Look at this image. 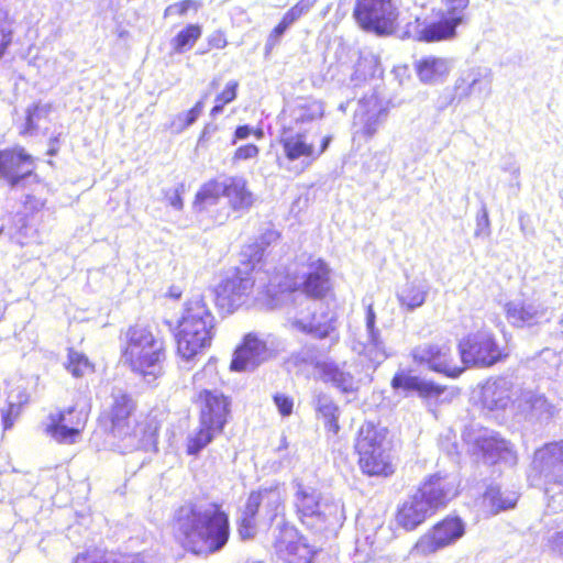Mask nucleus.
Masks as SVG:
<instances>
[{
    "label": "nucleus",
    "mask_w": 563,
    "mask_h": 563,
    "mask_svg": "<svg viewBox=\"0 0 563 563\" xmlns=\"http://www.w3.org/2000/svg\"><path fill=\"white\" fill-rule=\"evenodd\" d=\"M251 134H254L256 136L257 140H261L263 139L264 136V133L262 130H255L253 129L252 126L250 125H241V126H238L235 132H234V140H233V144L238 141V140H245L247 139Z\"/></svg>",
    "instance_id": "4d7b16f0"
},
{
    "label": "nucleus",
    "mask_w": 563,
    "mask_h": 563,
    "mask_svg": "<svg viewBox=\"0 0 563 563\" xmlns=\"http://www.w3.org/2000/svg\"><path fill=\"white\" fill-rule=\"evenodd\" d=\"M294 505L300 522L316 533L341 527L345 520L340 500L301 483L296 484Z\"/></svg>",
    "instance_id": "0eeeda50"
},
{
    "label": "nucleus",
    "mask_w": 563,
    "mask_h": 563,
    "mask_svg": "<svg viewBox=\"0 0 563 563\" xmlns=\"http://www.w3.org/2000/svg\"><path fill=\"white\" fill-rule=\"evenodd\" d=\"M476 445L488 463L494 464L498 461H505L509 464H515L517 462V456L510 443L494 431H485L479 435L476 440Z\"/></svg>",
    "instance_id": "bb28decb"
},
{
    "label": "nucleus",
    "mask_w": 563,
    "mask_h": 563,
    "mask_svg": "<svg viewBox=\"0 0 563 563\" xmlns=\"http://www.w3.org/2000/svg\"><path fill=\"white\" fill-rule=\"evenodd\" d=\"M386 429L378 428L372 422L364 423L358 431L355 449L358 455L367 454L375 449L388 445Z\"/></svg>",
    "instance_id": "f704fd0d"
},
{
    "label": "nucleus",
    "mask_w": 563,
    "mask_h": 563,
    "mask_svg": "<svg viewBox=\"0 0 563 563\" xmlns=\"http://www.w3.org/2000/svg\"><path fill=\"white\" fill-rule=\"evenodd\" d=\"M258 153H260V150L254 144L242 145L236 148V151L233 155V162L255 158V157H257Z\"/></svg>",
    "instance_id": "5fc2aeb1"
},
{
    "label": "nucleus",
    "mask_w": 563,
    "mask_h": 563,
    "mask_svg": "<svg viewBox=\"0 0 563 563\" xmlns=\"http://www.w3.org/2000/svg\"><path fill=\"white\" fill-rule=\"evenodd\" d=\"M302 291L300 306L303 309L294 318L292 325L301 332L312 334L314 338L323 339L334 330L332 321L321 322L312 313L316 302L311 298H322L330 289V269L324 261L310 256L302 272Z\"/></svg>",
    "instance_id": "39448f33"
},
{
    "label": "nucleus",
    "mask_w": 563,
    "mask_h": 563,
    "mask_svg": "<svg viewBox=\"0 0 563 563\" xmlns=\"http://www.w3.org/2000/svg\"><path fill=\"white\" fill-rule=\"evenodd\" d=\"M464 534V521L459 517L449 516L422 534L410 550V554L426 558L455 544Z\"/></svg>",
    "instance_id": "9b49d317"
},
{
    "label": "nucleus",
    "mask_w": 563,
    "mask_h": 563,
    "mask_svg": "<svg viewBox=\"0 0 563 563\" xmlns=\"http://www.w3.org/2000/svg\"><path fill=\"white\" fill-rule=\"evenodd\" d=\"M532 467L543 478L544 493L552 508L563 501V440L545 443L533 453Z\"/></svg>",
    "instance_id": "6e6552de"
},
{
    "label": "nucleus",
    "mask_w": 563,
    "mask_h": 563,
    "mask_svg": "<svg viewBox=\"0 0 563 563\" xmlns=\"http://www.w3.org/2000/svg\"><path fill=\"white\" fill-rule=\"evenodd\" d=\"M99 421L109 434L120 441H131L136 446L144 445L156 433L151 422L137 419V401L129 393L114 395Z\"/></svg>",
    "instance_id": "423d86ee"
},
{
    "label": "nucleus",
    "mask_w": 563,
    "mask_h": 563,
    "mask_svg": "<svg viewBox=\"0 0 563 563\" xmlns=\"http://www.w3.org/2000/svg\"><path fill=\"white\" fill-rule=\"evenodd\" d=\"M514 384L506 377L488 380L482 389V402L489 410L505 409L511 400Z\"/></svg>",
    "instance_id": "c85d7f7f"
},
{
    "label": "nucleus",
    "mask_w": 563,
    "mask_h": 563,
    "mask_svg": "<svg viewBox=\"0 0 563 563\" xmlns=\"http://www.w3.org/2000/svg\"><path fill=\"white\" fill-rule=\"evenodd\" d=\"M18 410L15 409L14 405H10L5 409H3L1 411L2 429L4 431L11 429L14 424Z\"/></svg>",
    "instance_id": "13d9d810"
},
{
    "label": "nucleus",
    "mask_w": 563,
    "mask_h": 563,
    "mask_svg": "<svg viewBox=\"0 0 563 563\" xmlns=\"http://www.w3.org/2000/svg\"><path fill=\"white\" fill-rule=\"evenodd\" d=\"M493 71L487 67H472L464 70L455 81V91L460 99L473 95L488 97L492 92Z\"/></svg>",
    "instance_id": "393cba45"
},
{
    "label": "nucleus",
    "mask_w": 563,
    "mask_h": 563,
    "mask_svg": "<svg viewBox=\"0 0 563 563\" xmlns=\"http://www.w3.org/2000/svg\"><path fill=\"white\" fill-rule=\"evenodd\" d=\"M442 7L438 15L440 20L426 25L419 32V38L426 42H438L455 36L456 27L465 22L470 0H440Z\"/></svg>",
    "instance_id": "f8f14e48"
},
{
    "label": "nucleus",
    "mask_w": 563,
    "mask_h": 563,
    "mask_svg": "<svg viewBox=\"0 0 563 563\" xmlns=\"http://www.w3.org/2000/svg\"><path fill=\"white\" fill-rule=\"evenodd\" d=\"M507 321L517 328L532 327L549 321V309L545 305L532 299H514L505 303Z\"/></svg>",
    "instance_id": "aec40b11"
},
{
    "label": "nucleus",
    "mask_w": 563,
    "mask_h": 563,
    "mask_svg": "<svg viewBox=\"0 0 563 563\" xmlns=\"http://www.w3.org/2000/svg\"><path fill=\"white\" fill-rule=\"evenodd\" d=\"M323 115V106L319 101H305L298 103L291 110L292 120L296 123H308Z\"/></svg>",
    "instance_id": "a19ab883"
},
{
    "label": "nucleus",
    "mask_w": 563,
    "mask_h": 563,
    "mask_svg": "<svg viewBox=\"0 0 563 563\" xmlns=\"http://www.w3.org/2000/svg\"><path fill=\"white\" fill-rule=\"evenodd\" d=\"M224 180H211L205 184L201 189L197 192L196 203L201 209L214 205L218 199L224 194Z\"/></svg>",
    "instance_id": "37998d69"
},
{
    "label": "nucleus",
    "mask_w": 563,
    "mask_h": 563,
    "mask_svg": "<svg viewBox=\"0 0 563 563\" xmlns=\"http://www.w3.org/2000/svg\"><path fill=\"white\" fill-rule=\"evenodd\" d=\"M413 66L421 82L437 85L449 76L453 63L446 57L429 55L416 60Z\"/></svg>",
    "instance_id": "cd10ccee"
},
{
    "label": "nucleus",
    "mask_w": 563,
    "mask_h": 563,
    "mask_svg": "<svg viewBox=\"0 0 563 563\" xmlns=\"http://www.w3.org/2000/svg\"><path fill=\"white\" fill-rule=\"evenodd\" d=\"M314 406H316V410L319 413H321L324 419L332 418V417H334V415L339 413L338 406L333 402V400L329 396H327L324 394H319L316 397Z\"/></svg>",
    "instance_id": "603ef678"
},
{
    "label": "nucleus",
    "mask_w": 563,
    "mask_h": 563,
    "mask_svg": "<svg viewBox=\"0 0 563 563\" xmlns=\"http://www.w3.org/2000/svg\"><path fill=\"white\" fill-rule=\"evenodd\" d=\"M213 335L214 317L202 294L194 292L184 301L178 319V355L194 361L210 347Z\"/></svg>",
    "instance_id": "7ed1b4c3"
},
{
    "label": "nucleus",
    "mask_w": 563,
    "mask_h": 563,
    "mask_svg": "<svg viewBox=\"0 0 563 563\" xmlns=\"http://www.w3.org/2000/svg\"><path fill=\"white\" fill-rule=\"evenodd\" d=\"M58 143L59 135L53 136L49 139V147L47 150V155L55 156L58 153Z\"/></svg>",
    "instance_id": "69168bd1"
},
{
    "label": "nucleus",
    "mask_w": 563,
    "mask_h": 563,
    "mask_svg": "<svg viewBox=\"0 0 563 563\" xmlns=\"http://www.w3.org/2000/svg\"><path fill=\"white\" fill-rule=\"evenodd\" d=\"M461 360L466 366L488 367L500 358V350L493 333L481 330L470 333L459 344Z\"/></svg>",
    "instance_id": "ddd939ff"
},
{
    "label": "nucleus",
    "mask_w": 563,
    "mask_h": 563,
    "mask_svg": "<svg viewBox=\"0 0 563 563\" xmlns=\"http://www.w3.org/2000/svg\"><path fill=\"white\" fill-rule=\"evenodd\" d=\"M52 111V106L49 103H41L36 102L27 107L25 111V122L22 126L21 134L30 135L37 131L38 121L47 118L49 112Z\"/></svg>",
    "instance_id": "ea45409f"
},
{
    "label": "nucleus",
    "mask_w": 563,
    "mask_h": 563,
    "mask_svg": "<svg viewBox=\"0 0 563 563\" xmlns=\"http://www.w3.org/2000/svg\"><path fill=\"white\" fill-rule=\"evenodd\" d=\"M351 349L375 365L380 364L388 356L385 342L380 336V331L376 327V313L372 302L366 305L365 332L353 338Z\"/></svg>",
    "instance_id": "4468645a"
},
{
    "label": "nucleus",
    "mask_w": 563,
    "mask_h": 563,
    "mask_svg": "<svg viewBox=\"0 0 563 563\" xmlns=\"http://www.w3.org/2000/svg\"><path fill=\"white\" fill-rule=\"evenodd\" d=\"M202 108L203 106L201 101L195 104V107L186 115L185 126L191 125L198 119L202 111Z\"/></svg>",
    "instance_id": "052dcab7"
},
{
    "label": "nucleus",
    "mask_w": 563,
    "mask_h": 563,
    "mask_svg": "<svg viewBox=\"0 0 563 563\" xmlns=\"http://www.w3.org/2000/svg\"><path fill=\"white\" fill-rule=\"evenodd\" d=\"M274 549L277 558L284 563H310L313 556V551L306 539L288 525H282L276 529Z\"/></svg>",
    "instance_id": "dca6fc26"
},
{
    "label": "nucleus",
    "mask_w": 563,
    "mask_h": 563,
    "mask_svg": "<svg viewBox=\"0 0 563 563\" xmlns=\"http://www.w3.org/2000/svg\"><path fill=\"white\" fill-rule=\"evenodd\" d=\"M209 43H210V45H214L216 47H219V48H221V47H223L225 45V41L223 38H221V37L211 38L209 41Z\"/></svg>",
    "instance_id": "774afa93"
},
{
    "label": "nucleus",
    "mask_w": 563,
    "mask_h": 563,
    "mask_svg": "<svg viewBox=\"0 0 563 563\" xmlns=\"http://www.w3.org/2000/svg\"><path fill=\"white\" fill-rule=\"evenodd\" d=\"M222 430H218L210 423H203L199 420V427L189 433L187 438L186 451L189 455H197L202 451L209 443L212 442L214 435L220 433Z\"/></svg>",
    "instance_id": "4c0bfd02"
},
{
    "label": "nucleus",
    "mask_w": 563,
    "mask_h": 563,
    "mask_svg": "<svg viewBox=\"0 0 563 563\" xmlns=\"http://www.w3.org/2000/svg\"><path fill=\"white\" fill-rule=\"evenodd\" d=\"M280 144L289 161H296L301 157L314 159L313 145L308 143L306 135L299 131L285 128L280 135Z\"/></svg>",
    "instance_id": "c756f323"
},
{
    "label": "nucleus",
    "mask_w": 563,
    "mask_h": 563,
    "mask_svg": "<svg viewBox=\"0 0 563 563\" xmlns=\"http://www.w3.org/2000/svg\"><path fill=\"white\" fill-rule=\"evenodd\" d=\"M189 9L197 10L198 9L197 2L191 1V0H185L181 3H178V13L183 14V13L187 12Z\"/></svg>",
    "instance_id": "0e129e2a"
},
{
    "label": "nucleus",
    "mask_w": 563,
    "mask_h": 563,
    "mask_svg": "<svg viewBox=\"0 0 563 563\" xmlns=\"http://www.w3.org/2000/svg\"><path fill=\"white\" fill-rule=\"evenodd\" d=\"M71 563H144L143 561L136 558H128L123 555H118L111 551L100 549V548H90L85 550L81 553H78Z\"/></svg>",
    "instance_id": "e433bc0d"
},
{
    "label": "nucleus",
    "mask_w": 563,
    "mask_h": 563,
    "mask_svg": "<svg viewBox=\"0 0 563 563\" xmlns=\"http://www.w3.org/2000/svg\"><path fill=\"white\" fill-rule=\"evenodd\" d=\"M250 511L267 522H272L284 511V495L278 485L252 492L246 501Z\"/></svg>",
    "instance_id": "b1692460"
},
{
    "label": "nucleus",
    "mask_w": 563,
    "mask_h": 563,
    "mask_svg": "<svg viewBox=\"0 0 563 563\" xmlns=\"http://www.w3.org/2000/svg\"><path fill=\"white\" fill-rule=\"evenodd\" d=\"M254 286L249 273L238 271L214 288L216 303L220 310L231 313L246 302Z\"/></svg>",
    "instance_id": "2eb2a0df"
},
{
    "label": "nucleus",
    "mask_w": 563,
    "mask_h": 563,
    "mask_svg": "<svg viewBox=\"0 0 563 563\" xmlns=\"http://www.w3.org/2000/svg\"><path fill=\"white\" fill-rule=\"evenodd\" d=\"M411 355L415 362L426 364L430 369L450 377H457L464 371L453 363L451 347L446 343L420 344L412 350Z\"/></svg>",
    "instance_id": "6ab92c4d"
},
{
    "label": "nucleus",
    "mask_w": 563,
    "mask_h": 563,
    "mask_svg": "<svg viewBox=\"0 0 563 563\" xmlns=\"http://www.w3.org/2000/svg\"><path fill=\"white\" fill-rule=\"evenodd\" d=\"M331 136L323 137L320 150L318 151V153L314 152V158L320 156L328 148L329 144L331 143Z\"/></svg>",
    "instance_id": "338daca9"
},
{
    "label": "nucleus",
    "mask_w": 563,
    "mask_h": 563,
    "mask_svg": "<svg viewBox=\"0 0 563 563\" xmlns=\"http://www.w3.org/2000/svg\"><path fill=\"white\" fill-rule=\"evenodd\" d=\"M353 15L362 29L388 34L395 30L399 12L396 0H356Z\"/></svg>",
    "instance_id": "1a4fd4ad"
},
{
    "label": "nucleus",
    "mask_w": 563,
    "mask_h": 563,
    "mask_svg": "<svg viewBox=\"0 0 563 563\" xmlns=\"http://www.w3.org/2000/svg\"><path fill=\"white\" fill-rule=\"evenodd\" d=\"M35 158L22 146L0 148V178L11 188L33 175Z\"/></svg>",
    "instance_id": "f3484780"
},
{
    "label": "nucleus",
    "mask_w": 563,
    "mask_h": 563,
    "mask_svg": "<svg viewBox=\"0 0 563 563\" xmlns=\"http://www.w3.org/2000/svg\"><path fill=\"white\" fill-rule=\"evenodd\" d=\"M224 194L231 208L235 211L247 210L254 202L253 194L247 189L246 181L240 177L224 180Z\"/></svg>",
    "instance_id": "2f4dec72"
},
{
    "label": "nucleus",
    "mask_w": 563,
    "mask_h": 563,
    "mask_svg": "<svg viewBox=\"0 0 563 563\" xmlns=\"http://www.w3.org/2000/svg\"><path fill=\"white\" fill-rule=\"evenodd\" d=\"M320 374L323 382L331 383L343 393H352L356 389L353 375L335 363L322 364L320 366Z\"/></svg>",
    "instance_id": "c9c22d12"
},
{
    "label": "nucleus",
    "mask_w": 563,
    "mask_h": 563,
    "mask_svg": "<svg viewBox=\"0 0 563 563\" xmlns=\"http://www.w3.org/2000/svg\"><path fill=\"white\" fill-rule=\"evenodd\" d=\"M391 387L396 390L401 389L405 393L417 391L420 396L431 397L441 394V388L431 382H427L417 376H412L405 372L397 373L393 380Z\"/></svg>",
    "instance_id": "473e14b6"
},
{
    "label": "nucleus",
    "mask_w": 563,
    "mask_h": 563,
    "mask_svg": "<svg viewBox=\"0 0 563 563\" xmlns=\"http://www.w3.org/2000/svg\"><path fill=\"white\" fill-rule=\"evenodd\" d=\"M515 404L518 412L528 421H548L554 413V407L545 396L533 390H521Z\"/></svg>",
    "instance_id": "a878e982"
},
{
    "label": "nucleus",
    "mask_w": 563,
    "mask_h": 563,
    "mask_svg": "<svg viewBox=\"0 0 563 563\" xmlns=\"http://www.w3.org/2000/svg\"><path fill=\"white\" fill-rule=\"evenodd\" d=\"M274 402L282 416L287 417L291 415L294 407L292 398L284 394H276L274 396Z\"/></svg>",
    "instance_id": "6e6d98bb"
},
{
    "label": "nucleus",
    "mask_w": 563,
    "mask_h": 563,
    "mask_svg": "<svg viewBox=\"0 0 563 563\" xmlns=\"http://www.w3.org/2000/svg\"><path fill=\"white\" fill-rule=\"evenodd\" d=\"M121 360L132 373L157 378L166 358L165 346L147 324L134 323L126 328L120 346Z\"/></svg>",
    "instance_id": "20e7f679"
},
{
    "label": "nucleus",
    "mask_w": 563,
    "mask_h": 563,
    "mask_svg": "<svg viewBox=\"0 0 563 563\" xmlns=\"http://www.w3.org/2000/svg\"><path fill=\"white\" fill-rule=\"evenodd\" d=\"M269 355L266 343L250 333L245 335L243 344L235 350L230 368L236 372L252 371L268 360Z\"/></svg>",
    "instance_id": "5701e85b"
},
{
    "label": "nucleus",
    "mask_w": 563,
    "mask_h": 563,
    "mask_svg": "<svg viewBox=\"0 0 563 563\" xmlns=\"http://www.w3.org/2000/svg\"><path fill=\"white\" fill-rule=\"evenodd\" d=\"M488 227H489L488 212L485 208H483L482 216L478 217V219H477V229L475 231V235L479 236L483 232V229L484 228L487 229Z\"/></svg>",
    "instance_id": "680f3d73"
},
{
    "label": "nucleus",
    "mask_w": 563,
    "mask_h": 563,
    "mask_svg": "<svg viewBox=\"0 0 563 563\" xmlns=\"http://www.w3.org/2000/svg\"><path fill=\"white\" fill-rule=\"evenodd\" d=\"M202 30L199 24H189L178 32V53L190 49L201 37Z\"/></svg>",
    "instance_id": "09e8293b"
},
{
    "label": "nucleus",
    "mask_w": 563,
    "mask_h": 563,
    "mask_svg": "<svg viewBox=\"0 0 563 563\" xmlns=\"http://www.w3.org/2000/svg\"><path fill=\"white\" fill-rule=\"evenodd\" d=\"M316 3V0H300L283 16L284 24L291 26L300 16L306 14Z\"/></svg>",
    "instance_id": "3c124183"
},
{
    "label": "nucleus",
    "mask_w": 563,
    "mask_h": 563,
    "mask_svg": "<svg viewBox=\"0 0 563 563\" xmlns=\"http://www.w3.org/2000/svg\"><path fill=\"white\" fill-rule=\"evenodd\" d=\"M269 355L266 343L250 333L245 335L243 344L235 350L230 368L236 372L252 371L268 360Z\"/></svg>",
    "instance_id": "4be33fe9"
},
{
    "label": "nucleus",
    "mask_w": 563,
    "mask_h": 563,
    "mask_svg": "<svg viewBox=\"0 0 563 563\" xmlns=\"http://www.w3.org/2000/svg\"><path fill=\"white\" fill-rule=\"evenodd\" d=\"M219 377L214 363H207L205 367L194 375V385L203 390V388L213 387L218 384Z\"/></svg>",
    "instance_id": "49530a36"
},
{
    "label": "nucleus",
    "mask_w": 563,
    "mask_h": 563,
    "mask_svg": "<svg viewBox=\"0 0 563 563\" xmlns=\"http://www.w3.org/2000/svg\"><path fill=\"white\" fill-rule=\"evenodd\" d=\"M64 367L75 378H81L96 371V365L89 357L84 352L77 351L74 347L67 349V358Z\"/></svg>",
    "instance_id": "58836bf2"
},
{
    "label": "nucleus",
    "mask_w": 563,
    "mask_h": 563,
    "mask_svg": "<svg viewBox=\"0 0 563 563\" xmlns=\"http://www.w3.org/2000/svg\"><path fill=\"white\" fill-rule=\"evenodd\" d=\"M178 532L185 550L207 556L221 551L228 543L229 518L217 504L187 503L178 509Z\"/></svg>",
    "instance_id": "f257e3e1"
},
{
    "label": "nucleus",
    "mask_w": 563,
    "mask_h": 563,
    "mask_svg": "<svg viewBox=\"0 0 563 563\" xmlns=\"http://www.w3.org/2000/svg\"><path fill=\"white\" fill-rule=\"evenodd\" d=\"M548 544L553 552L563 556V529L550 534L548 537Z\"/></svg>",
    "instance_id": "bf43d9fd"
},
{
    "label": "nucleus",
    "mask_w": 563,
    "mask_h": 563,
    "mask_svg": "<svg viewBox=\"0 0 563 563\" xmlns=\"http://www.w3.org/2000/svg\"><path fill=\"white\" fill-rule=\"evenodd\" d=\"M197 402L200 406V421L205 424L210 423L218 430H223L230 412L229 399L218 390L203 388L198 394Z\"/></svg>",
    "instance_id": "412c9836"
},
{
    "label": "nucleus",
    "mask_w": 563,
    "mask_h": 563,
    "mask_svg": "<svg viewBox=\"0 0 563 563\" xmlns=\"http://www.w3.org/2000/svg\"><path fill=\"white\" fill-rule=\"evenodd\" d=\"M289 27L290 26L288 24H284V21L282 20L278 23V25L275 26L274 30L269 33V35L267 37V41H266V44H265V49L266 51L273 49L278 44V42L280 41L282 36L285 34V32Z\"/></svg>",
    "instance_id": "864d4df0"
},
{
    "label": "nucleus",
    "mask_w": 563,
    "mask_h": 563,
    "mask_svg": "<svg viewBox=\"0 0 563 563\" xmlns=\"http://www.w3.org/2000/svg\"><path fill=\"white\" fill-rule=\"evenodd\" d=\"M279 239V233L274 229L265 230L258 239V242L255 245L249 246V256L250 261L254 263H258L262 261L264 256V249L269 246L272 243L276 242Z\"/></svg>",
    "instance_id": "c03bdc74"
},
{
    "label": "nucleus",
    "mask_w": 563,
    "mask_h": 563,
    "mask_svg": "<svg viewBox=\"0 0 563 563\" xmlns=\"http://www.w3.org/2000/svg\"><path fill=\"white\" fill-rule=\"evenodd\" d=\"M430 285L424 279H413L407 282L397 294L401 307L412 311L421 307L429 294Z\"/></svg>",
    "instance_id": "7c9ffc66"
},
{
    "label": "nucleus",
    "mask_w": 563,
    "mask_h": 563,
    "mask_svg": "<svg viewBox=\"0 0 563 563\" xmlns=\"http://www.w3.org/2000/svg\"><path fill=\"white\" fill-rule=\"evenodd\" d=\"M12 21L9 12L0 8V59L7 54L13 40Z\"/></svg>",
    "instance_id": "a18cd8bd"
},
{
    "label": "nucleus",
    "mask_w": 563,
    "mask_h": 563,
    "mask_svg": "<svg viewBox=\"0 0 563 563\" xmlns=\"http://www.w3.org/2000/svg\"><path fill=\"white\" fill-rule=\"evenodd\" d=\"M88 420V411L74 405L51 412L44 431L58 443L74 444L85 431Z\"/></svg>",
    "instance_id": "9d476101"
},
{
    "label": "nucleus",
    "mask_w": 563,
    "mask_h": 563,
    "mask_svg": "<svg viewBox=\"0 0 563 563\" xmlns=\"http://www.w3.org/2000/svg\"><path fill=\"white\" fill-rule=\"evenodd\" d=\"M517 499L518 497L515 493H508L505 495L496 486L488 487L484 495V500L489 503L494 508L495 514L500 510H507L515 507Z\"/></svg>",
    "instance_id": "79ce46f5"
},
{
    "label": "nucleus",
    "mask_w": 563,
    "mask_h": 563,
    "mask_svg": "<svg viewBox=\"0 0 563 563\" xmlns=\"http://www.w3.org/2000/svg\"><path fill=\"white\" fill-rule=\"evenodd\" d=\"M456 496L455 478L432 475L399 506L396 522L405 530L412 531Z\"/></svg>",
    "instance_id": "f03ea898"
},
{
    "label": "nucleus",
    "mask_w": 563,
    "mask_h": 563,
    "mask_svg": "<svg viewBox=\"0 0 563 563\" xmlns=\"http://www.w3.org/2000/svg\"><path fill=\"white\" fill-rule=\"evenodd\" d=\"M239 82L236 80H230L223 91L216 97V104L211 109V117L216 118L221 114L225 104L232 102L236 98Z\"/></svg>",
    "instance_id": "de8ad7c7"
},
{
    "label": "nucleus",
    "mask_w": 563,
    "mask_h": 563,
    "mask_svg": "<svg viewBox=\"0 0 563 563\" xmlns=\"http://www.w3.org/2000/svg\"><path fill=\"white\" fill-rule=\"evenodd\" d=\"M325 428L329 432L336 434L340 430L339 426V413L334 415L332 418H325Z\"/></svg>",
    "instance_id": "e2e57ef3"
},
{
    "label": "nucleus",
    "mask_w": 563,
    "mask_h": 563,
    "mask_svg": "<svg viewBox=\"0 0 563 563\" xmlns=\"http://www.w3.org/2000/svg\"><path fill=\"white\" fill-rule=\"evenodd\" d=\"M387 117L388 109L376 95L365 96L358 101L354 113L355 134L372 139Z\"/></svg>",
    "instance_id": "a211bd4d"
},
{
    "label": "nucleus",
    "mask_w": 563,
    "mask_h": 563,
    "mask_svg": "<svg viewBox=\"0 0 563 563\" xmlns=\"http://www.w3.org/2000/svg\"><path fill=\"white\" fill-rule=\"evenodd\" d=\"M360 466L368 475H388L393 473L389 445L375 449L360 455Z\"/></svg>",
    "instance_id": "72a5a7b5"
},
{
    "label": "nucleus",
    "mask_w": 563,
    "mask_h": 563,
    "mask_svg": "<svg viewBox=\"0 0 563 563\" xmlns=\"http://www.w3.org/2000/svg\"><path fill=\"white\" fill-rule=\"evenodd\" d=\"M256 511H250V505H245L239 523V533L242 539H251L256 533Z\"/></svg>",
    "instance_id": "8fccbe9b"
}]
</instances>
